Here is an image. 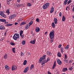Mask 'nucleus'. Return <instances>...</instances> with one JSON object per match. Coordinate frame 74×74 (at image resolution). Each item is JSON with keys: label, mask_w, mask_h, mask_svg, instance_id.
<instances>
[{"label": "nucleus", "mask_w": 74, "mask_h": 74, "mask_svg": "<svg viewBox=\"0 0 74 74\" xmlns=\"http://www.w3.org/2000/svg\"><path fill=\"white\" fill-rule=\"evenodd\" d=\"M19 38V34H18L16 33L13 36V39L14 40H17V39Z\"/></svg>", "instance_id": "1"}, {"label": "nucleus", "mask_w": 74, "mask_h": 74, "mask_svg": "<svg viewBox=\"0 0 74 74\" xmlns=\"http://www.w3.org/2000/svg\"><path fill=\"white\" fill-rule=\"evenodd\" d=\"M50 5V3H47L46 4H44L42 7L43 9L44 10H45V9H47L48 8V7L49 6V5Z\"/></svg>", "instance_id": "2"}, {"label": "nucleus", "mask_w": 74, "mask_h": 74, "mask_svg": "<svg viewBox=\"0 0 74 74\" xmlns=\"http://www.w3.org/2000/svg\"><path fill=\"white\" fill-rule=\"evenodd\" d=\"M49 36L51 39H53L54 37V31L52 30L51 32H50L49 34Z\"/></svg>", "instance_id": "3"}, {"label": "nucleus", "mask_w": 74, "mask_h": 74, "mask_svg": "<svg viewBox=\"0 0 74 74\" xmlns=\"http://www.w3.org/2000/svg\"><path fill=\"white\" fill-rule=\"evenodd\" d=\"M0 13L1 16H2V17H3V18H6V17H7V16L4 14V13L3 12L1 11L0 12Z\"/></svg>", "instance_id": "4"}, {"label": "nucleus", "mask_w": 74, "mask_h": 74, "mask_svg": "<svg viewBox=\"0 0 74 74\" xmlns=\"http://www.w3.org/2000/svg\"><path fill=\"white\" fill-rule=\"evenodd\" d=\"M15 16H16V15L15 14L11 15L9 17V19H14Z\"/></svg>", "instance_id": "5"}, {"label": "nucleus", "mask_w": 74, "mask_h": 74, "mask_svg": "<svg viewBox=\"0 0 74 74\" xmlns=\"http://www.w3.org/2000/svg\"><path fill=\"white\" fill-rule=\"evenodd\" d=\"M47 63V60H45L43 61H42V63H41V65H43V66H45V63Z\"/></svg>", "instance_id": "6"}, {"label": "nucleus", "mask_w": 74, "mask_h": 74, "mask_svg": "<svg viewBox=\"0 0 74 74\" xmlns=\"http://www.w3.org/2000/svg\"><path fill=\"white\" fill-rule=\"evenodd\" d=\"M57 61L59 65H62V62L61 61H60V60L59 59H57Z\"/></svg>", "instance_id": "7"}, {"label": "nucleus", "mask_w": 74, "mask_h": 74, "mask_svg": "<svg viewBox=\"0 0 74 74\" xmlns=\"http://www.w3.org/2000/svg\"><path fill=\"white\" fill-rule=\"evenodd\" d=\"M17 69V68L16 66H13L12 68V71H14V70H16Z\"/></svg>", "instance_id": "8"}, {"label": "nucleus", "mask_w": 74, "mask_h": 74, "mask_svg": "<svg viewBox=\"0 0 74 74\" xmlns=\"http://www.w3.org/2000/svg\"><path fill=\"white\" fill-rule=\"evenodd\" d=\"M29 66H27L25 69L24 71L23 72L24 73H26V72H27L29 70Z\"/></svg>", "instance_id": "9"}, {"label": "nucleus", "mask_w": 74, "mask_h": 74, "mask_svg": "<svg viewBox=\"0 0 74 74\" xmlns=\"http://www.w3.org/2000/svg\"><path fill=\"white\" fill-rule=\"evenodd\" d=\"M40 28L38 27H36L35 29L36 32H40Z\"/></svg>", "instance_id": "10"}, {"label": "nucleus", "mask_w": 74, "mask_h": 74, "mask_svg": "<svg viewBox=\"0 0 74 74\" xmlns=\"http://www.w3.org/2000/svg\"><path fill=\"white\" fill-rule=\"evenodd\" d=\"M5 29V27L3 25H1L0 26V30H4Z\"/></svg>", "instance_id": "11"}, {"label": "nucleus", "mask_w": 74, "mask_h": 74, "mask_svg": "<svg viewBox=\"0 0 74 74\" xmlns=\"http://www.w3.org/2000/svg\"><path fill=\"white\" fill-rule=\"evenodd\" d=\"M30 43L32 44H34L36 43V40L34 39V40H32L30 42Z\"/></svg>", "instance_id": "12"}, {"label": "nucleus", "mask_w": 74, "mask_h": 74, "mask_svg": "<svg viewBox=\"0 0 74 74\" xmlns=\"http://www.w3.org/2000/svg\"><path fill=\"white\" fill-rule=\"evenodd\" d=\"M0 21L1 22H5V23H6V20L5 19H2L1 18L0 19Z\"/></svg>", "instance_id": "13"}, {"label": "nucleus", "mask_w": 74, "mask_h": 74, "mask_svg": "<svg viewBox=\"0 0 74 74\" xmlns=\"http://www.w3.org/2000/svg\"><path fill=\"white\" fill-rule=\"evenodd\" d=\"M46 53L47 55H50V56L52 55V53H51V51H48Z\"/></svg>", "instance_id": "14"}, {"label": "nucleus", "mask_w": 74, "mask_h": 74, "mask_svg": "<svg viewBox=\"0 0 74 74\" xmlns=\"http://www.w3.org/2000/svg\"><path fill=\"white\" fill-rule=\"evenodd\" d=\"M6 13L8 15L10 14V9H7L6 12Z\"/></svg>", "instance_id": "15"}, {"label": "nucleus", "mask_w": 74, "mask_h": 74, "mask_svg": "<svg viewBox=\"0 0 74 74\" xmlns=\"http://www.w3.org/2000/svg\"><path fill=\"white\" fill-rule=\"evenodd\" d=\"M51 10L50 11V12L51 13V14H52V13H53V11H54V8L53 7H51Z\"/></svg>", "instance_id": "16"}, {"label": "nucleus", "mask_w": 74, "mask_h": 74, "mask_svg": "<svg viewBox=\"0 0 74 74\" xmlns=\"http://www.w3.org/2000/svg\"><path fill=\"white\" fill-rule=\"evenodd\" d=\"M58 21V19L56 18H54V21L55 24H57V22Z\"/></svg>", "instance_id": "17"}, {"label": "nucleus", "mask_w": 74, "mask_h": 74, "mask_svg": "<svg viewBox=\"0 0 74 74\" xmlns=\"http://www.w3.org/2000/svg\"><path fill=\"white\" fill-rule=\"evenodd\" d=\"M67 70L68 69L67 68H64L63 69L62 71L63 72H66V71H67Z\"/></svg>", "instance_id": "18"}, {"label": "nucleus", "mask_w": 74, "mask_h": 74, "mask_svg": "<svg viewBox=\"0 0 74 74\" xmlns=\"http://www.w3.org/2000/svg\"><path fill=\"white\" fill-rule=\"evenodd\" d=\"M5 70L8 71L9 70V69H10V67H9V66H8L7 65H5Z\"/></svg>", "instance_id": "19"}, {"label": "nucleus", "mask_w": 74, "mask_h": 74, "mask_svg": "<svg viewBox=\"0 0 74 74\" xmlns=\"http://www.w3.org/2000/svg\"><path fill=\"white\" fill-rule=\"evenodd\" d=\"M66 20V17H65V16H62V21L63 22H64Z\"/></svg>", "instance_id": "20"}, {"label": "nucleus", "mask_w": 74, "mask_h": 74, "mask_svg": "<svg viewBox=\"0 0 74 74\" xmlns=\"http://www.w3.org/2000/svg\"><path fill=\"white\" fill-rule=\"evenodd\" d=\"M10 45H11L13 46L14 45H15L16 44L15 43L11 42L10 43Z\"/></svg>", "instance_id": "21"}, {"label": "nucleus", "mask_w": 74, "mask_h": 74, "mask_svg": "<svg viewBox=\"0 0 74 74\" xmlns=\"http://www.w3.org/2000/svg\"><path fill=\"white\" fill-rule=\"evenodd\" d=\"M52 26L53 27V28H55V24L54 22H53L51 24Z\"/></svg>", "instance_id": "22"}, {"label": "nucleus", "mask_w": 74, "mask_h": 74, "mask_svg": "<svg viewBox=\"0 0 74 74\" xmlns=\"http://www.w3.org/2000/svg\"><path fill=\"white\" fill-rule=\"evenodd\" d=\"M6 26L7 27H9V26H12V24H8L6 25Z\"/></svg>", "instance_id": "23"}, {"label": "nucleus", "mask_w": 74, "mask_h": 74, "mask_svg": "<svg viewBox=\"0 0 74 74\" xmlns=\"http://www.w3.org/2000/svg\"><path fill=\"white\" fill-rule=\"evenodd\" d=\"M23 30H21L20 32V37H22V35L23 34Z\"/></svg>", "instance_id": "24"}, {"label": "nucleus", "mask_w": 74, "mask_h": 74, "mask_svg": "<svg viewBox=\"0 0 74 74\" xmlns=\"http://www.w3.org/2000/svg\"><path fill=\"white\" fill-rule=\"evenodd\" d=\"M15 49H16L15 47H14V48H13L12 49V52H13V53H15L16 52Z\"/></svg>", "instance_id": "25"}, {"label": "nucleus", "mask_w": 74, "mask_h": 74, "mask_svg": "<svg viewBox=\"0 0 74 74\" xmlns=\"http://www.w3.org/2000/svg\"><path fill=\"white\" fill-rule=\"evenodd\" d=\"M42 60H43L42 59V57L40 58L39 60V63H41V62L42 61Z\"/></svg>", "instance_id": "26"}, {"label": "nucleus", "mask_w": 74, "mask_h": 74, "mask_svg": "<svg viewBox=\"0 0 74 74\" xmlns=\"http://www.w3.org/2000/svg\"><path fill=\"white\" fill-rule=\"evenodd\" d=\"M69 1V0H65L64 1V5H66L67 4V3H68V2H67V1Z\"/></svg>", "instance_id": "27"}, {"label": "nucleus", "mask_w": 74, "mask_h": 74, "mask_svg": "<svg viewBox=\"0 0 74 74\" xmlns=\"http://www.w3.org/2000/svg\"><path fill=\"white\" fill-rule=\"evenodd\" d=\"M46 57V55H43L42 57V59L43 60H44L45 59V57Z\"/></svg>", "instance_id": "28"}, {"label": "nucleus", "mask_w": 74, "mask_h": 74, "mask_svg": "<svg viewBox=\"0 0 74 74\" xmlns=\"http://www.w3.org/2000/svg\"><path fill=\"white\" fill-rule=\"evenodd\" d=\"M4 58V59H6L7 58V54H5Z\"/></svg>", "instance_id": "29"}, {"label": "nucleus", "mask_w": 74, "mask_h": 74, "mask_svg": "<svg viewBox=\"0 0 74 74\" xmlns=\"http://www.w3.org/2000/svg\"><path fill=\"white\" fill-rule=\"evenodd\" d=\"M30 26V25L28 24H27L25 27V29H28L29 28V27Z\"/></svg>", "instance_id": "30"}, {"label": "nucleus", "mask_w": 74, "mask_h": 74, "mask_svg": "<svg viewBox=\"0 0 74 74\" xmlns=\"http://www.w3.org/2000/svg\"><path fill=\"white\" fill-rule=\"evenodd\" d=\"M26 23V22H23L21 23L20 25L21 26H22V25H25Z\"/></svg>", "instance_id": "31"}, {"label": "nucleus", "mask_w": 74, "mask_h": 74, "mask_svg": "<svg viewBox=\"0 0 74 74\" xmlns=\"http://www.w3.org/2000/svg\"><path fill=\"white\" fill-rule=\"evenodd\" d=\"M27 64V60H25L23 62V65H26Z\"/></svg>", "instance_id": "32"}, {"label": "nucleus", "mask_w": 74, "mask_h": 74, "mask_svg": "<svg viewBox=\"0 0 74 74\" xmlns=\"http://www.w3.org/2000/svg\"><path fill=\"white\" fill-rule=\"evenodd\" d=\"M57 56L59 57L60 58L61 57V54L60 52H58L57 54Z\"/></svg>", "instance_id": "33"}, {"label": "nucleus", "mask_w": 74, "mask_h": 74, "mask_svg": "<svg viewBox=\"0 0 74 74\" xmlns=\"http://www.w3.org/2000/svg\"><path fill=\"white\" fill-rule=\"evenodd\" d=\"M69 48V45H68L66 47H64V48L66 49H68Z\"/></svg>", "instance_id": "34"}, {"label": "nucleus", "mask_w": 74, "mask_h": 74, "mask_svg": "<svg viewBox=\"0 0 74 74\" xmlns=\"http://www.w3.org/2000/svg\"><path fill=\"white\" fill-rule=\"evenodd\" d=\"M33 69H34V64H33L31 65L30 67V69H31V70H32Z\"/></svg>", "instance_id": "35"}, {"label": "nucleus", "mask_w": 74, "mask_h": 74, "mask_svg": "<svg viewBox=\"0 0 74 74\" xmlns=\"http://www.w3.org/2000/svg\"><path fill=\"white\" fill-rule=\"evenodd\" d=\"M27 7H31V6H32L31 3H27Z\"/></svg>", "instance_id": "36"}, {"label": "nucleus", "mask_w": 74, "mask_h": 74, "mask_svg": "<svg viewBox=\"0 0 74 74\" xmlns=\"http://www.w3.org/2000/svg\"><path fill=\"white\" fill-rule=\"evenodd\" d=\"M67 59H64V61L65 63H67V62L68 61V60H66Z\"/></svg>", "instance_id": "37"}, {"label": "nucleus", "mask_w": 74, "mask_h": 74, "mask_svg": "<svg viewBox=\"0 0 74 74\" xmlns=\"http://www.w3.org/2000/svg\"><path fill=\"white\" fill-rule=\"evenodd\" d=\"M16 5L17 7H21V6H22V4H16Z\"/></svg>", "instance_id": "38"}, {"label": "nucleus", "mask_w": 74, "mask_h": 74, "mask_svg": "<svg viewBox=\"0 0 74 74\" xmlns=\"http://www.w3.org/2000/svg\"><path fill=\"white\" fill-rule=\"evenodd\" d=\"M64 49L62 47L61 48V52H62V53H63V50Z\"/></svg>", "instance_id": "39"}, {"label": "nucleus", "mask_w": 74, "mask_h": 74, "mask_svg": "<svg viewBox=\"0 0 74 74\" xmlns=\"http://www.w3.org/2000/svg\"><path fill=\"white\" fill-rule=\"evenodd\" d=\"M33 21H32L31 22H30L29 24H28V25H30H30H32V24H33Z\"/></svg>", "instance_id": "40"}, {"label": "nucleus", "mask_w": 74, "mask_h": 74, "mask_svg": "<svg viewBox=\"0 0 74 74\" xmlns=\"http://www.w3.org/2000/svg\"><path fill=\"white\" fill-rule=\"evenodd\" d=\"M25 43H26V42H25V41H22V44H23V45H25Z\"/></svg>", "instance_id": "41"}, {"label": "nucleus", "mask_w": 74, "mask_h": 74, "mask_svg": "<svg viewBox=\"0 0 74 74\" xmlns=\"http://www.w3.org/2000/svg\"><path fill=\"white\" fill-rule=\"evenodd\" d=\"M71 2H72V0H69L68 2V4L69 5L70 3H71Z\"/></svg>", "instance_id": "42"}, {"label": "nucleus", "mask_w": 74, "mask_h": 74, "mask_svg": "<svg viewBox=\"0 0 74 74\" xmlns=\"http://www.w3.org/2000/svg\"><path fill=\"white\" fill-rule=\"evenodd\" d=\"M10 1H9V0H7V3L8 4V5H9L10 4Z\"/></svg>", "instance_id": "43"}, {"label": "nucleus", "mask_w": 74, "mask_h": 74, "mask_svg": "<svg viewBox=\"0 0 74 74\" xmlns=\"http://www.w3.org/2000/svg\"><path fill=\"white\" fill-rule=\"evenodd\" d=\"M69 69L70 71H72L73 69V67H71L69 68Z\"/></svg>", "instance_id": "44"}, {"label": "nucleus", "mask_w": 74, "mask_h": 74, "mask_svg": "<svg viewBox=\"0 0 74 74\" xmlns=\"http://www.w3.org/2000/svg\"><path fill=\"white\" fill-rule=\"evenodd\" d=\"M36 21L37 22H38V23H40V20H39V19L38 18H37L36 19Z\"/></svg>", "instance_id": "45"}, {"label": "nucleus", "mask_w": 74, "mask_h": 74, "mask_svg": "<svg viewBox=\"0 0 74 74\" xmlns=\"http://www.w3.org/2000/svg\"><path fill=\"white\" fill-rule=\"evenodd\" d=\"M50 60V59L49 57L47 58V60H46V61H47V62H49Z\"/></svg>", "instance_id": "46"}, {"label": "nucleus", "mask_w": 74, "mask_h": 74, "mask_svg": "<svg viewBox=\"0 0 74 74\" xmlns=\"http://www.w3.org/2000/svg\"><path fill=\"white\" fill-rule=\"evenodd\" d=\"M56 65H53V66L52 67V69H55V68L56 67Z\"/></svg>", "instance_id": "47"}, {"label": "nucleus", "mask_w": 74, "mask_h": 74, "mask_svg": "<svg viewBox=\"0 0 74 74\" xmlns=\"http://www.w3.org/2000/svg\"><path fill=\"white\" fill-rule=\"evenodd\" d=\"M64 59H67V56L66 55V54H65V58Z\"/></svg>", "instance_id": "48"}, {"label": "nucleus", "mask_w": 74, "mask_h": 74, "mask_svg": "<svg viewBox=\"0 0 74 74\" xmlns=\"http://www.w3.org/2000/svg\"><path fill=\"white\" fill-rule=\"evenodd\" d=\"M59 15L60 17H61L62 16V12H60Z\"/></svg>", "instance_id": "49"}, {"label": "nucleus", "mask_w": 74, "mask_h": 74, "mask_svg": "<svg viewBox=\"0 0 74 74\" xmlns=\"http://www.w3.org/2000/svg\"><path fill=\"white\" fill-rule=\"evenodd\" d=\"M62 47V45H59L58 46V48H60V47Z\"/></svg>", "instance_id": "50"}, {"label": "nucleus", "mask_w": 74, "mask_h": 74, "mask_svg": "<svg viewBox=\"0 0 74 74\" xmlns=\"http://www.w3.org/2000/svg\"><path fill=\"white\" fill-rule=\"evenodd\" d=\"M53 40L52 39V40H50V43H52V42H53Z\"/></svg>", "instance_id": "51"}, {"label": "nucleus", "mask_w": 74, "mask_h": 74, "mask_svg": "<svg viewBox=\"0 0 74 74\" xmlns=\"http://www.w3.org/2000/svg\"><path fill=\"white\" fill-rule=\"evenodd\" d=\"M21 56H23V52H21Z\"/></svg>", "instance_id": "52"}, {"label": "nucleus", "mask_w": 74, "mask_h": 74, "mask_svg": "<svg viewBox=\"0 0 74 74\" xmlns=\"http://www.w3.org/2000/svg\"><path fill=\"white\" fill-rule=\"evenodd\" d=\"M72 11H73V12H74V7H73L72 9Z\"/></svg>", "instance_id": "53"}, {"label": "nucleus", "mask_w": 74, "mask_h": 74, "mask_svg": "<svg viewBox=\"0 0 74 74\" xmlns=\"http://www.w3.org/2000/svg\"><path fill=\"white\" fill-rule=\"evenodd\" d=\"M18 23H14V25H18Z\"/></svg>", "instance_id": "54"}, {"label": "nucleus", "mask_w": 74, "mask_h": 74, "mask_svg": "<svg viewBox=\"0 0 74 74\" xmlns=\"http://www.w3.org/2000/svg\"><path fill=\"white\" fill-rule=\"evenodd\" d=\"M4 38H2L1 39V41H3V40H4Z\"/></svg>", "instance_id": "55"}, {"label": "nucleus", "mask_w": 74, "mask_h": 74, "mask_svg": "<svg viewBox=\"0 0 74 74\" xmlns=\"http://www.w3.org/2000/svg\"><path fill=\"white\" fill-rule=\"evenodd\" d=\"M20 1H21V0H17V1L18 3H20Z\"/></svg>", "instance_id": "56"}, {"label": "nucleus", "mask_w": 74, "mask_h": 74, "mask_svg": "<svg viewBox=\"0 0 74 74\" xmlns=\"http://www.w3.org/2000/svg\"><path fill=\"white\" fill-rule=\"evenodd\" d=\"M27 54H28V55H29V56H30L31 54H30V53H29V52H28V53H27Z\"/></svg>", "instance_id": "57"}, {"label": "nucleus", "mask_w": 74, "mask_h": 74, "mask_svg": "<svg viewBox=\"0 0 74 74\" xmlns=\"http://www.w3.org/2000/svg\"><path fill=\"white\" fill-rule=\"evenodd\" d=\"M34 2V0H31V3H33Z\"/></svg>", "instance_id": "58"}, {"label": "nucleus", "mask_w": 74, "mask_h": 74, "mask_svg": "<svg viewBox=\"0 0 74 74\" xmlns=\"http://www.w3.org/2000/svg\"><path fill=\"white\" fill-rule=\"evenodd\" d=\"M53 65H56V61H55Z\"/></svg>", "instance_id": "59"}, {"label": "nucleus", "mask_w": 74, "mask_h": 74, "mask_svg": "<svg viewBox=\"0 0 74 74\" xmlns=\"http://www.w3.org/2000/svg\"><path fill=\"white\" fill-rule=\"evenodd\" d=\"M48 33L47 32H45V34H47V33Z\"/></svg>", "instance_id": "60"}, {"label": "nucleus", "mask_w": 74, "mask_h": 74, "mask_svg": "<svg viewBox=\"0 0 74 74\" xmlns=\"http://www.w3.org/2000/svg\"><path fill=\"white\" fill-rule=\"evenodd\" d=\"M22 38H23V37H24V35L23 34L22 35Z\"/></svg>", "instance_id": "61"}, {"label": "nucleus", "mask_w": 74, "mask_h": 74, "mask_svg": "<svg viewBox=\"0 0 74 74\" xmlns=\"http://www.w3.org/2000/svg\"><path fill=\"white\" fill-rule=\"evenodd\" d=\"M67 8H68V7L67 6L66 8V11H68V10H67Z\"/></svg>", "instance_id": "62"}, {"label": "nucleus", "mask_w": 74, "mask_h": 74, "mask_svg": "<svg viewBox=\"0 0 74 74\" xmlns=\"http://www.w3.org/2000/svg\"><path fill=\"white\" fill-rule=\"evenodd\" d=\"M1 3H0V9L1 8Z\"/></svg>", "instance_id": "63"}, {"label": "nucleus", "mask_w": 74, "mask_h": 74, "mask_svg": "<svg viewBox=\"0 0 74 74\" xmlns=\"http://www.w3.org/2000/svg\"><path fill=\"white\" fill-rule=\"evenodd\" d=\"M72 18H73V19H74V16H72Z\"/></svg>", "instance_id": "64"}]
</instances>
